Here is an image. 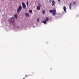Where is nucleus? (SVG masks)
<instances>
[{
  "label": "nucleus",
  "mask_w": 79,
  "mask_h": 79,
  "mask_svg": "<svg viewBox=\"0 0 79 79\" xmlns=\"http://www.w3.org/2000/svg\"><path fill=\"white\" fill-rule=\"evenodd\" d=\"M49 12L50 13H52L53 16H55V15H56V10L54 9L53 10H49Z\"/></svg>",
  "instance_id": "nucleus-1"
},
{
  "label": "nucleus",
  "mask_w": 79,
  "mask_h": 79,
  "mask_svg": "<svg viewBox=\"0 0 79 79\" xmlns=\"http://www.w3.org/2000/svg\"><path fill=\"white\" fill-rule=\"evenodd\" d=\"M21 10H22V6H21L20 5L17 8V13H19L21 12Z\"/></svg>",
  "instance_id": "nucleus-2"
},
{
  "label": "nucleus",
  "mask_w": 79,
  "mask_h": 79,
  "mask_svg": "<svg viewBox=\"0 0 79 79\" xmlns=\"http://www.w3.org/2000/svg\"><path fill=\"white\" fill-rule=\"evenodd\" d=\"M22 4L23 9H25V8H26V4H25L24 2H22Z\"/></svg>",
  "instance_id": "nucleus-3"
},
{
  "label": "nucleus",
  "mask_w": 79,
  "mask_h": 79,
  "mask_svg": "<svg viewBox=\"0 0 79 79\" xmlns=\"http://www.w3.org/2000/svg\"><path fill=\"white\" fill-rule=\"evenodd\" d=\"M25 15L26 17H29V14L28 13H26Z\"/></svg>",
  "instance_id": "nucleus-4"
},
{
  "label": "nucleus",
  "mask_w": 79,
  "mask_h": 79,
  "mask_svg": "<svg viewBox=\"0 0 79 79\" xmlns=\"http://www.w3.org/2000/svg\"><path fill=\"white\" fill-rule=\"evenodd\" d=\"M42 23H44V24H47V22L45 20L42 21Z\"/></svg>",
  "instance_id": "nucleus-5"
},
{
  "label": "nucleus",
  "mask_w": 79,
  "mask_h": 79,
  "mask_svg": "<svg viewBox=\"0 0 79 79\" xmlns=\"http://www.w3.org/2000/svg\"><path fill=\"white\" fill-rule=\"evenodd\" d=\"M14 16V18H16V19H17V18H18V14L15 15Z\"/></svg>",
  "instance_id": "nucleus-6"
},
{
  "label": "nucleus",
  "mask_w": 79,
  "mask_h": 79,
  "mask_svg": "<svg viewBox=\"0 0 79 79\" xmlns=\"http://www.w3.org/2000/svg\"><path fill=\"white\" fill-rule=\"evenodd\" d=\"M49 20V18H48V17H47L45 19V21H46V22L47 21H48Z\"/></svg>",
  "instance_id": "nucleus-7"
},
{
  "label": "nucleus",
  "mask_w": 79,
  "mask_h": 79,
  "mask_svg": "<svg viewBox=\"0 0 79 79\" xmlns=\"http://www.w3.org/2000/svg\"><path fill=\"white\" fill-rule=\"evenodd\" d=\"M55 1H52V6H54V4H55Z\"/></svg>",
  "instance_id": "nucleus-8"
},
{
  "label": "nucleus",
  "mask_w": 79,
  "mask_h": 79,
  "mask_svg": "<svg viewBox=\"0 0 79 79\" xmlns=\"http://www.w3.org/2000/svg\"><path fill=\"white\" fill-rule=\"evenodd\" d=\"M63 10L65 12H66V8L65 6L63 8Z\"/></svg>",
  "instance_id": "nucleus-9"
},
{
  "label": "nucleus",
  "mask_w": 79,
  "mask_h": 79,
  "mask_svg": "<svg viewBox=\"0 0 79 79\" xmlns=\"http://www.w3.org/2000/svg\"><path fill=\"white\" fill-rule=\"evenodd\" d=\"M37 10H40V7H39V6H37Z\"/></svg>",
  "instance_id": "nucleus-10"
},
{
  "label": "nucleus",
  "mask_w": 79,
  "mask_h": 79,
  "mask_svg": "<svg viewBox=\"0 0 79 79\" xmlns=\"http://www.w3.org/2000/svg\"><path fill=\"white\" fill-rule=\"evenodd\" d=\"M42 13L43 14H45V10H42Z\"/></svg>",
  "instance_id": "nucleus-11"
},
{
  "label": "nucleus",
  "mask_w": 79,
  "mask_h": 79,
  "mask_svg": "<svg viewBox=\"0 0 79 79\" xmlns=\"http://www.w3.org/2000/svg\"><path fill=\"white\" fill-rule=\"evenodd\" d=\"M26 5L27 6H28V5H29V2L28 1L26 2Z\"/></svg>",
  "instance_id": "nucleus-12"
},
{
  "label": "nucleus",
  "mask_w": 79,
  "mask_h": 79,
  "mask_svg": "<svg viewBox=\"0 0 79 79\" xmlns=\"http://www.w3.org/2000/svg\"><path fill=\"white\" fill-rule=\"evenodd\" d=\"M29 13H32V10H29Z\"/></svg>",
  "instance_id": "nucleus-13"
},
{
  "label": "nucleus",
  "mask_w": 79,
  "mask_h": 79,
  "mask_svg": "<svg viewBox=\"0 0 79 79\" xmlns=\"http://www.w3.org/2000/svg\"><path fill=\"white\" fill-rule=\"evenodd\" d=\"M38 6L39 7H40V4H38Z\"/></svg>",
  "instance_id": "nucleus-14"
},
{
  "label": "nucleus",
  "mask_w": 79,
  "mask_h": 79,
  "mask_svg": "<svg viewBox=\"0 0 79 79\" xmlns=\"http://www.w3.org/2000/svg\"><path fill=\"white\" fill-rule=\"evenodd\" d=\"M69 8H70V10H71V6H70Z\"/></svg>",
  "instance_id": "nucleus-15"
},
{
  "label": "nucleus",
  "mask_w": 79,
  "mask_h": 79,
  "mask_svg": "<svg viewBox=\"0 0 79 79\" xmlns=\"http://www.w3.org/2000/svg\"><path fill=\"white\" fill-rule=\"evenodd\" d=\"M73 5H75V4H76V2H73Z\"/></svg>",
  "instance_id": "nucleus-16"
},
{
  "label": "nucleus",
  "mask_w": 79,
  "mask_h": 79,
  "mask_svg": "<svg viewBox=\"0 0 79 79\" xmlns=\"http://www.w3.org/2000/svg\"><path fill=\"white\" fill-rule=\"evenodd\" d=\"M37 21L38 22H39V19L38 18L37 19Z\"/></svg>",
  "instance_id": "nucleus-17"
},
{
  "label": "nucleus",
  "mask_w": 79,
  "mask_h": 79,
  "mask_svg": "<svg viewBox=\"0 0 79 79\" xmlns=\"http://www.w3.org/2000/svg\"><path fill=\"white\" fill-rule=\"evenodd\" d=\"M14 23H15V21H12V24Z\"/></svg>",
  "instance_id": "nucleus-18"
},
{
  "label": "nucleus",
  "mask_w": 79,
  "mask_h": 79,
  "mask_svg": "<svg viewBox=\"0 0 79 79\" xmlns=\"http://www.w3.org/2000/svg\"><path fill=\"white\" fill-rule=\"evenodd\" d=\"M33 27H34V28H35V26H33Z\"/></svg>",
  "instance_id": "nucleus-19"
},
{
  "label": "nucleus",
  "mask_w": 79,
  "mask_h": 79,
  "mask_svg": "<svg viewBox=\"0 0 79 79\" xmlns=\"http://www.w3.org/2000/svg\"><path fill=\"white\" fill-rule=\"evenodd\" d=\"M13 19V18H10V19Z\"/></svg>",
  "instance_id": "nucleus-20"
},
{
  "label": "nucleus",
  "mask_w": 79,
  "mask_h": 79,
  "mask_svg": "<svg viewBox=\"0 0 79 79\" xmlns=\"http://www.w3.org/2000/svg\"><path fill=\"white\" fill-rule=\"evenodd\" d=\"M49 2L50 3H51V2H52V1H50Z\"/></svg>",
  "instance_id": "nucleus-21"
},
{
  "label": "nucleus",
  "mask_w": 79,
  "mask_h": 79,
  "mask_svg": "<svg viewBox=\"0 0 79 79\" xmlns=\"http://www.w3.org/2000/svg\"><path fill=\"white\" fill-rule=\"evenodd\" d=\"M70 6H71V3H70Z\"/></svg>",
  "instance_id": "nucleus-22"
},
{
  "label": "nucleus",
  "mask_w": 79,
  "mask_h": 79,
  "mask_svg": "<svg viewBox=\"0 0 79 79\" xmlns=\"http://www.w3.org/2000/svg\"><path fill=\"white\" fill-rule=\"evenodd\" d=\"M60 0H58V1L59 2H60Z\"/></svg>",
  "instance_id": "nucleus-23"
}]
</instances>
